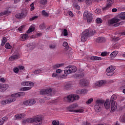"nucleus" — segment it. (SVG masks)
Here are the masks:
<instances>
[{
    "label": "nucleus",
    "instance_id": "f257e3e1",
    "mask_svg": "<svg viewBox=\"0 0 125 125\" xmlns=\"http://www.w3.org/2000/svg\"><path fill=\"white\" fill-rule=\"evenodd\" d=\"M77 71V67L75 66L69 65L65 68L64 73L65 74L61 75L60 73L62 72L61 69H57L56 73H54L52 75L53 78H57V79H65L67 77V75L71 74V73H75Z\"/></svg>",
    "mask_w": 125,
    "mask_h": 125
},
{
    "label": "nucleus",
    "instance_id": "f03ea898",
    "mask_svg": "<svg viewBox=\"0 0 125 125\" xmlns=\"http://www.w3.org/2000/svg\"><path fill=\"white\" fill-rule=\"evenodd\" d=\"M95 33H96V31H95V30L94 29L91 30H89L88 29H85L81 34V41L86 42V41H87V39H88L89 37L93 36Z\"/></svg>",
    "mask_w": 125,
    "mask_h": 125
},
{
    "label": "nucleus",
    "instance_id": "7ed1b4c3",
    "mask_svg": "<svg viewBox=\"0 0 125 125\" xmlns=\"http://www.w3.org/2000/svg\"><path fill=\"white\" fill-rule=\"evenodd\" d=\"M27 123H34L35 125H41L42 124V119L41 117H36L22 120V124L23 125H25Z\"/></svg>",
    "mask_w": 125,
    "mask_h": 125
},
{
    "label": "nucleus",
    "instance_id": "20e7f679",
    "mask_svg": "<svg viewBox=\"0 0 125 125\" xmlns=\"http://www.w3.org/2000/svg\"><path fill=\"white\" fill-rule=\"evenodd\" d=\"M24 95H25L24 92L12 94L11 98L7 100V103L9 104L10 103H12V102H14L16 101V98L20 97L21 96H24Z\"/></svg>",
    "mask_w": 125,
    "mask_h": 125
},
{
    "label": "nucleus",
    "instance_id": "39448f33",
    "mask_svg": "<svg viewBox=\"0 0 125 125\" xmlns=\"http://www.w3.org/2000/svg\"><path fill=\"white\" fill-rule=\"evenodd\" d=\"M84 20H87V23H91L93 20V14L88 12L87 11H85L83 14Z\"/></svg>",
    "mask_w": 125,
    "mask_h": 125
},
{
    "label": "nucleus",
    "instance_id": "423d86ee",
    "mask_svg": "<svg viewBox=\"0 0 125 125\" xmlns=\"http://www.w3.org/2000/svg\"><path fill=\"white\" fill-rule=\"evenodd\" d=\"M21 85H23L24 86H28V87H23L22 88V91H26L27 90H30L34 86L35 83L33 82H23L21 83Z\"/></svg>",
    "mask_w": 125,
    "mask_h": 125
},
{
    "label": "nucleus",
    "instance_id": "0eeeda50",
    "mask_svg": "<svg viewBox=\"0 0 125 125\" xmlns=\"http://www.w3.org/2000/svg\"><path fill=\"white\" fill-rule=\"evenodd\" d=\"M64 100H67V102H74L75 100H79L80 99V96L76 94H71L65 97Z\"/></svg>",
    "mask_w": 125,
    "mask_h": 125
},
{
    "label": "nucleus",
    "instance_id": "6e6552de",
    "mask_svg": "<svg viewBox=\"0 0 125 125\" xmlns=\"http://www.w3.org/2000/svg\"><path fill=\"white\" fill-rule=\"evenodd\" d=\"M104 100H98L96 102V105L94 106V109L96 112H100L101 110V107L104 104Z\"/></svg>",
    "mask_w": 125,
    "mask_h": 125
},
{
    "label": "nucleus",
    "instance_id": "1a4fd4ad",
    "mask_svg": "<svg viewBox=\"0 0 125 125\" xmlns=\"http://www.w3.org/2000/svg\"><path fill=\"white\" fill-rule=\"evenodd\" d=\"M27 13H28V11L26 10H23L21 13L17 14L16 15V17L18 19H23V18L26 17L27 16Z\"/></svg>",
    "mask_w": 125,
    "mask_h": 125
},
{
    "label": "nucleus",
    "instance_id": "9d476101",
    "mask_svg": "<svg viewBox=\"0 0 125 125\" xmlns=\"http://www.w3.org/2000/svg\"><path fill=\"white\" fill-rule=\"evenodd\" d=\"M115 1V0H107L106 1V7H104L103 8L104 11H105V10H108V9H110L112 6V4L114 3Z\"/></svg>",
    "mask_w": 125,
    "mask_h": 125
},
{
    "label": "nucleus",
    "instance_id": "9b49d317",
    "mask_svg": "<svg viewBox=\"0 0 125 125\" xmlns=\"http://www.w3.org/2000/svg\"><path fill=\"white\" fill-rule=\"evenodd\" d=\"M114 71H115V68L113 67V66H109L107 69H106V75L107 76H108L109 77H112L113 75H114Z\"/></svg>",
    "mask_w": 125,
    "mask_h": 125
},
{
    "label": "nucleus",
    "instance_id": "f8f14e48",
    "mask_svg": "<svg viewBox=\"0 0 125 125\" xmlns=\"http://www.w3.org/2000/svg\"><path fill=\"white\" fill-rule=\"evenodd\" d=\"M35 104L36 100H35L34 99H29L28 100H26L23 102L24 105H25L26 106H32Z\"/></svg>",
    "mask_w": 125,
    "mask_h": 125
},
{
    "label": "nucleus",
    "instance_id": "ddd939ff",
    "mask_svg": "<svg viewBox=\"0 0 125 125\" xmlns=\"http://www.w3.org/2000/svg\"><path fill=\"white\" fill-rule=\"evenodd\" d=\"M51 92H52V90L51 88H49L41 90L40 92V93L42 95L43 94H48V95H51Z\"/></svg>",
    "mask_w": 125,
    "mask_h": 125
},
{
    "label": "nucleus",
    "instance_id": "4468645a",
    "mask_svg": "<svg viewBox=\"0 0 125 125\" xmlns=\"http://www.w3.org/2000/svg\"><path fill=\"white\" fill-rule=\"evenodd\" d=\"M78 107V104H71L68 106L67 107V109L69 111V112H75L76 109H76Z\"/></svg>",
    "mask_w": 125,
    "mask_h": 125
},
{
    "label": "nucleus",
    "instance_id": "2eb2a0df",
    "mask_svg": "<svg viewBox=\"0 0 125 125\" xmlns=\"http://www.w3.org/2000/svg\"><path fill=\"white\" fill-rule=\"evenodd\" d=\"M20 57V55H19V53H16L9 57V61H14V60H16V59H19Z\"/></svg>",
    "mask_w": 125,
    "mask_h": 125
},
{
    "label": "nucleus",
    "instance_id": "dca6fc26",
    "mask_svg": "<svg viewBox=\"0 0 125 125\" xmlns=\"http://www.w3.org/2000/svg\"><path fill=\"white\" fill-rule=\"evenodd\" d=\"M120 22V19H112L108 21L107 26H111L112 24H115V23H118Z\"/></svg>",
    "mask_w": 125,
    "mask_h": 125
},
{
    "label": "nucleus",
    "instance_id": "f3484780",
    "mask_svg": "<svg viewBox=\"0 0 125 125\" xmlns=\"http://www.w3.org/2000/svg\"><path fill=\"white\" fill-rule=\"evenodd\" d=\"M106 83V81L105 80H101L98 82H97L94 83V86H98V87L102 86L103 84Z\"/></svg>",
    "mask_w": 125,
    "mask_h": 125
},
{
    "label": "nucleus",
    "instance_id": "a211bd4d",
    "mask_svg": "<svg viewBox=\"0 0 125 125\" xmlns=\"http://www.w3.org/2000/svg\"><path fill=\"white\" fill-rule=\"evenodd\" d=\"M8 88V85L7 84L0 83V91H5Z\"/></svg>",
    "mask_w": 125,
    "mask_h": 125
},
{
    "label": "nucleus",
    "instance_id": "6ab92c4d",
    "mask_svg": "<svg viewBox=\"0 0 125 125\" xmlns=\"http://www.w3.org/2000/svg\"><path fill=\"white\" fill-rule=\"evenodd\" d=\"M84 76L83 73L81 72H77L73 75V78L74 79H81V78H83Z\"/></svg>",
    "mask_w": 125,
    "mask_h": 125
},
{
    "label": "nucleus",
    "instance_id": "aec40b11",
    "mask_svg": "<svg viewBox=\"0 0 125 125\" xmlns=\"http://www.w3.org/2000/svg\"><path fill=\"white\" fill-rule=\"evenodd\" d=\"M76 93L77 94H86L87 93V90L85 89H79L76 90Z\"/></svg>",
    "mask_w": 125,
    "mask_h": 125
},
{
    "label": "nucleus",
    "instance_id": "412c9836",
    "mask_svg": "<svg viewBox=\"0 0 125 125\" xmlns=\"http://www.w3.org/2000/svg\"><path fill=\"white\" fill-rule=\"evenodd\" d=\"M25 117H26V114L24 113L18 114L15 116L16 120H21V119H23V118H25Z\"/></svg>",
    "mask_w": 125,
    "mask_h": 125
},
{
    "label": "nucleus",
    "instance_id": "4be33fe9",
    "mask_svg": "<svg viewBox=\"0 0 125 125\" xmlns=\"http://www.w3.org/2000/svg\"><path fill=\"white\" fill-rule=\"evenodd\" d=\"M80 84L82 86H86L88 85V82L85 79H82L80 81Z\"/></svg>",
    "mask_w": 125,
    "mask_h": 125
},
{
    "label": "nucleus",
    "instance_id": "5701e85b",
    "mask_svg": "<svg viewBox=\"0 0 125 125\" xmlns=\"http://www.w3.org/2000/svg\"><path fill=\"white\" fill-rule=\"evenodd\" d=\"M28 33H26L25 34H22L20 36V40L21 41H26L28 39Z\"/></svg>",
    "mask_w": 125,
    "mask_h": 125
},
{
    "label": "nucleus",
    "instance_id": "b1692460",
    "mask_svg": "<svg viewBox=\"0 0 125 125\" xmlns=\"http://www.w3.org/2000/svg\"><path fill=\"white\" fill-rule=\"evenodd\" d=\"M106 39L104 37H99L96 39V42H105Z\"/></svg>",
    "mask_w": 125,
    "mask_h": 125
},
{
    "label": "nucleus",
    "instance_id": "393cba45",
    "mask_svg": "<svg viewBox=\"0 0 125 125\" xmlns=\"http://www.w3.org/2000/svg\"><path fill=\"white\" fill-rule=\"evenodd\" d=\"M111 103V111L114 112L117 109V103Z\"/></svg>",
    "mask_w": 125,
    "mask_h": 125
},
{
    "label": "nucleus",
    "instance_id": "a878e982",
    "mask_svg": "<svg viewBox=\"0 0 125 125\" xmlns=\"http://www.w3.org/2000/svg\"><path fill=\"white\" fill-rule=\"evenodd\" d=\"M118 53H119V52L117 51H113L110 54V58L111 59H114V58H115V57L117 56V55L118 54Z\"/></svg>",
    "mask_w": 125,
    "mask_h": 125
},
{
    "label": "nucleus",
    "instance_id": "bb28decb",
    "mask_svg": "<svg viewBox=\"0 0 125 125\" xmlns=\"http://www.w3.org/2000/svg\"><path fill=\"white\" fill-rule=\"evenodd\" d=\"M104 106L106 109H110V101L109 100H106L104 104Z\"/></svg>",
    "mask_w": 125,
    "mask_h": 125
},
{
    "label": "nucleus",
    "instance_id": "cd10ccee",
    "mask_svg": "<svg viewBox=\"0 0 125 125\" xmlns=\"http://www.w3.org/2000/svg\"><path fill=\"white\" fill-rule=\"evenodd\" d=\"M35 26L34 25H31L30 26L29 28L27 31V34H30V33H32L35 31Z\"/></svg>",
    "mask_w": 125,
    "mask_h": 125
},
{
    "label": "nucleus",
    "instance_id": "c85d7f7f",
    "mask_svg": "<svg viewBox=\"0 0 125 125\" xmlns=\"http://www.w3.org/2000/svg\"><path fill=\"white\" fill-rule=\"evenodd\" d=\"M9 13H11V11L8 10H6L4 12H1V13H0V16H3V15H8Z\"/></svg>",
    "mask_w": 125,
    "mask_h": 125
},
{
    "label": "nucleus",
    "instance_id": "c756f323",
    "mask_svg": "<svg viewBox=\"0 0 125 125\" xmlns=\"http://www.w3.org/2000/svg\"><path fill=\"white\" fill-rule=\"evenodd\" d=\"M64 66V63H56L53 66V69H57V68H60V67H62Z\"/></svg>",
    "mask_w": 125,
    "mask_h": 125
},
{
    "label": "nucleus",
    "instance_id": "7c9ffc66",
    "mask_svg": "<svg viewBox=\"0 0 125 125\" xmlns=\"http://www.w3.org/2000/svg\"><path fill=\"white\" fill-rule=\"evenodd\" d=\"M116 99H117V95H113L110 98V103H116V102H115Z\"/></svg>",
    "mask_w": 125,
    "mask_h": 125
},
{
    "label": "nucleus",
    "instance_id": "2f4dec72",
    "mask_svg": "<svg viewBox=\"0 0 125 125\" xmlns=\"http://www.w3.org/2000/svg\"><path fill=\"white\" fill-rule=\"evenodd\" d=\"M8 118L7 117H4L0 120V125H2L4 123V122L7 121Z\"/></svg>",
    "mask_w": 125,
    "mask_h": 125
},
{
    "label": "nucleus",
    "instance_id": "473e14b6",
    "mask_svg": "<svg viewBox=\"0 0 125 125\" xmlns=\"http://www.w3.org/2000/svg\"><path fill=\"white\" fill-rule=\"evenodd\" d=\"M91 60H93V61H100L102 60V58H101V57H97V56H92L90 58Z\"/></svg>",
    "mask_w": 125,
    "mask_h": 125
},
{
    "label": "nucleus",
    "instance_id": "72a5a7b5",
    "mask_svg": "<svg viewBox=\"0 0 125 125\" xmlns=\"http://www.w3.org/2000/svg\"><path fill=\"white\" fill-rule=\"evenodd\" d=\"M44 72H45V71H44V69H38V70H35L34 72V74H42V73H44Z\"/></svg>",
    "mask_w": 125,
    "mask_h": 125
},
{
    "label": "nucleus",
    "instance_id": "f704fd0d",
    "mask_svg": "<svg viewBox=\"0 0 125 125\" xmlns=\"http://www.w3.org/2000/svg\"><path fill=\"white\" fill-rule=\"evenodd\" d=\"M39 3L42 5H46L47 4V0H40Z\"/></svg>",
    "mask_w": 125,
    "mask_h": 125
},
{
    "label": "nucleus",
    "instance_id": "c9c22d12",
    "mask_svg": "<svg viewBox=\"0 0 125 125\" xmlns=\"http://www.w3.org/2000/svg\"><path fill=\"white\" fill-rule=\"evenodd\" d=\"M6 42H7V39H6V37H3L2 38V42L1 43V46H3L4 44L6 43Z\"/></svg>",
    "mask_w": 125,
    "mask_h": 125
},
{
    "label": "nucleus",
    "instance_id": "e433bc0d",
    "mask_svg": "<svg viewBox=\"0 0 125 125\" xmlns=\"http://www.w3.org/2000/svg\"><path fill=\"white\" fill-rule=\"evenodd\" d=\"M72 87V84L70 83H67L64 86L65 89H70Z\"/></svg>",
    "mask_w": 125,
    "mask_h": 125
},
{
    "label": "nucleus",
    "instance_id": "4c0bfd02",
    "mask_svg": "<svg viewBox=\"0 0 125 125\" xmlns=\"http://www.w3.org/2000/svg\"><path fill=\"white\" fill-rule=\"evenodd\" d=\"M96 22L97 24H101V23H103V20L101 18H98L96 19Z\"/></svg>",
    "mask_w": 125,
    "mask_h": 125
},
{
    "label": "nucleus",
    "instance_id": "58836bf2",
    "mask_svg": "<svg viewBox=\"0 0 125 125\" xmlns=\"http://www.w3.org/2000/svg\"><path fill=\"white\" fill-rule=\"evenodd\" d=\"M5 48L7 49H10L12 48V46L9 44V43H6L5 45Z\"/></svg>",
    "mask_w": 125,
    "mask_h": 125
},
{
    "label": "nucleus",
    "instance_id": "ea45409f",
    "mask_svg": "<svg viewBox=\"0 0 125 125\" xmlns=\"http://www.w3.org/2000/svg\"><path fill=\"white\" fill-rule=\"evenodd\" d=\"M63 46L65 47L66 49H68L69 48V45H68V42H64L62 44Z\"/></svg>",
    "mask_w": 125,
    "mask_h": 125
},
{
    "label": "nucleus",
    "instance_id": "a19ab883",
    "mask_svg": "<svg viewBox=\"0 0 125 125\" xmlns=\"http://www.w3.org/2000/svg\"><path fill=\"white\" fill-rule=\"evenodd\" d=\"M42 14L43 16H48V13L45 12V10H43L42 12Z\"/></svg>",
    "mask_w": 125,
    "mask_h": 125
},
{
    "label": "nucleus",
    "instance_id": "79ce46f5",
    "mask_svg": "<svg viewBox=\"0 0 125 125\" xmlns=\"http://www.w3.org/2000/svg\"><path fill=\"white\" fill-rule=\"evenodd\" d=\"M123 24H124V21H121L120 22H118V23L114 24V26L118 27V26H120V25H123Z\"/></svg>",
    "mask_w": 125,
    "mask_h": 125
},
{
    "label": "nucleus",
    "instance_id": "37998d69",
    "mask_svg": "<svg viewBox=\"0 0 125 125\" xmlns=\"http://www.w3.org/2000/svg\"><path fill=\"white\" fill-rule=\"evenodd\" d=\"M37 18H39V16H35L34 17H33L32 18H30L29 21H34V20H36Z\"/></svg>",
    "mask_w": 125,
    "mask_h": 125
},
{
    "label": "nucleus",
    "instance_id": "c03bdc74",
    "mask_svg": "<svg viewBox=\"0 0 125 125\" xmlns=\"http://www.w3.org/2000/svg\"><path fill=\"white\" fill-rule=\"evenodd\" d=\"M83 109H75L74 110V113H83Z\"/></svg>",
    "mask_w": 125,
    "mask_h": 125
},
{
    "label": "nucleus",
    "instance_id": "a18cd8bd",
    "mask_svg": "<svg viewBox=\"0 0 125 125\" xmlns=\"http://www.w3.org/2000/svg\"><path fill=\"white\" fill-rule=\"evenodd\" d=\"M13 71L14 73H15V74H18V72H19V68L18 67H15L13 69Z\"/></svg>",
    "mask_w": 125,
    "mask_h": 125
},
{
    "label": "nucleus",
    "instance_id": "49530a36",
    "mask_svg": "<svg viewBox=\"0 0 125 125\" xmlns=\"http://www.w3.org/2000/svg\"><path fill=\"white\" fill-rule=\"evenodd\" d=\"M34 2H32L31 3V4H30V7H31L30 10H31V11H33V10H35V6H34Z\"/></svg>",
    "mask_w": 125,
    "mask_h": 125
},
{
    "label": "nucleus",
    "instance_id": "de8ad7c7",
    "mask_svg": "<svg viewBox=\"0 0 125 125\" xmlns=\"http://www.w3.org/2000/svg\"><path fill=\"white\" fill-rule=\"evenodd\" d=\"M93 101V99L90 98L86 101V104H91Z\"/></svg>",
    "mask_w": 125,
    "mask_h": 125
},
{
    "label": "nucleus",
    "instance_id": "09e8293b",
    "mask_svg": "<svg viewBox=\"0 0 125 125\" xmlns=\"http://www.w3.org/2000/svg\"><path fill=\"white\" fill-rule=\"evenodd\" d=\"M101 9H96L95 10V13H96V14H99V13H101Z\"/></svg>",
    "mask_w": 125,
    "mask_h": 125
},
{
    "label": "nucleus",
    "instance_id": "8fccbe9b",
    "mask_svg": "<svg viewBox=\"0 0 125 125\" xmlns=\"http://www.w3.org/2000/svg\"><path fill=\"white\" fill-rule=\"evenodd\" d=\"M39 27L41 30H43V29H45V25H44V23H42L40 25Z\"/></svg>",
    "mask_w": 125,
    "mask_h": 125
},
{
    "label": "nucleus",
    "instance_id": "3c124183",
    "mask_svg": "<svg viewBox=\"0 0 125 125\" xmlns=\"http://www.w3.org/2000/svg\"><path fill=\"white\" fill-rule=\"evenodd\" d=\"M63 36H64V37L68 36V31L66 29L63 30Z\"/></svg>",
    "mask_w": 125,
    "mask_h": 125
},
{
    "label": "nucleus",
    "instance_id": "603ef678",
    "mask_svg": "<svg viewBox=\"0 0 125 125\" xmlns=\"http://www.w3.org/2000/svg\"><path fill=\"white\" fill-rule=\"evenodd\" d=\"M23 29H24V26H21L18 28V31H19L20 33H22L23 32Z\"/></svg>",
    "mask_w": 125,
    "mask_h": 125
},
{
    "label": "nucleus",
    "instance_id": "864d4df0",
    "mask_svg": "<svg viewBox=\"0 0 125 125\" xmlns=\"http://www.w3.org/2000/svg\"><path fill=\"white\" fill-rule=\"evenodd\" d=\"M55 47H56V45H55V44L49 45V48H50V49H55Z\"/></svg>",
    "mask_w": 125,
    "mask_h": 125
},
{
    "label": "nucleus",
    "instance_id": "5fc2aeb1",
    "mask_svg": "<svg viewBox=\"0 0 125 125\" xmlns=\"http://www.w3.org/2000/svg\"><path fill=\"white\" fill-rule=\"evenodd\" d=\"M53 125H59V121L56 122V121L54 120L52 122Z\"/></svg>",
    "mask_w": 125,
    "mask_h": 125
},
{
    "label": "nucleus",
    "instance_id": "6e6d98bb",
    "mask_svg": "<svg viewBox=\"0 0 125 125\" xmlns=\"http://www.w3.org/2000/svg\"><path fill=\"white\" fill-rule=\"evenodd\" d=\"M0 103L2 105H5V104H8V103H7V100L2 101H1Z\"/></svg>",
    "mask_w": 125,
    "mask_h": 125
},
{
    "label": "nucleus",
    "instance_id": "4d7b16f0",
    "mask_svg": "<svg viewBox=\"0 0 125 125\" xmlns=\"http://www.w3.org/2000/svg\"><path fill=\"white\" fill-rule=\"evenodd\" d=\"M73 7H75L78 10H80V8H81V7H80V6L79 5L76 4L75 5V4H73Z\"/></svg>",
    "mask_w": 125,
    "mask_h": 125
},
{
    "label": "nucleus",
    "instance_id": "13d9d810",
    "mask_svg": "<svg viewBox=\"0 0 125 125\" xmlns=\"http://www.w3.org/2000/svg\"><path fill=\"white\" fill-rule=\"evenodd\" d=\"M68 14L71 17H74V13H73V12L71 11H69Z\"/></svg>",
    "mask_w": 125,
    "mask_h": 125
},
{
    "label": "nucleus",
    "instance_id": "bf43d9fd",
    "mask_svg": "<svg viewBox=\"0 0 125 125\" xmlns=\"http://www.w3.org/2000/svg\"><path fill=\"white\" fill-rule=\"evenodd\" d=\"M86 4H91L92 1L91 0H86Z\"/></svg>",
    "mask_w": 125,
    "mask_h": 125
},
{
    "label": "nucleus",
    "instance_id": "052dcab7",
    "mask_svg": "<svg viewBox=\"0 0 125 125\" xmlns=\"http://www.w3.org/2000/svg\"><path fill=\"white\" fill-rule=\"evenodd\" d=\"M0 82H1V83H5V79L3 78H0Z\"/></svg>",
    "mask_w": 125,
    "mask_h": 125
},
{
    "label": "nucleus",
    "instance_id": "680f3d73",
    "mask_svg": "<svg viewBox=\"0 0 125 125\" xmlns=\"http://www.w3.org/2000/svg\"><path fill=\"white\" fill-rule=\"evenodd\" d=\"M107 55V52H104L101 53L102 56H106Z\"/></svg>",
    "mask_w": 125,
    "mask_h": 125
},
{
    "label": "nucleus",
    "instance_id": "e2e57ef3",
    "mask_svg": "<svg viewBox=\"0 0 125 125\" xmlns=\"http://www.w3.org/2000/svg\"><path fill=\"white\" fill-rule=\"evenodd\" d=\"M118 11V9L116 8H113L112 9V12H117Z\"/></svg>",
    "mask_w": 125,
    "mask_h": 125
},
{
    "label": "nucleus",
    "instance_id": "0e129e2a",
    "mask_svg": "<svg viewBox=\"0 0 125 125\" xmlns=\"http://www.w3.org/2000/svg\"><path fill=\"white\" fill-rule=\"evenodd\" d=\"M24 68L25 67L24 66H19V69L20 70H24Z\"/></svg>",
    "mask_w": 125,
    "mask_h": 125
},
{
    "label": "nucleus",
    "instance_id": "69168bd1",
    "mask_svg": "<svg viewBox=\"0 0 125 125\" xmlns=\"http://www.w3.org/2000/svg\"><path fill=\"white\" fill-rule=\"evenodd\" d=\"M121 121L122 122V123H125V118L121 117Z\"/></svg>",
    "mask_w": 125,
    "mask_h": 125
},
{
    "label": "nucleus",
    "instance_id": "338daca9",
    "mask_svg": "<svg viewBox=\"0 0 125 125\" xmlns=\"http://www.w3.org/2000/svg\"><path fill=\"white\" fill-rule=\"evenodd\" d=\"M121 35H122L123 36H125V30L124 31H122L120 33Z\"/></svg>",
    "mask_w": 125,
    "mask_h": 125
},
{
    "label": "nucleus",
    "instance_id": "774afa93",
    "mask_svg": "<svg viewBox=\"0 0 125 125\" xmlns=\"http://www.w3.org/2000/svg\"><path fill=\"white\" fill-rule=\"evenodd\" d=\"M83 125H90V123H88L87 122H86V123H84L83 124Z\"/></svg>",
    "mask_w": 125,
    "mask_h": 125
}]
</instances>
